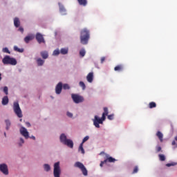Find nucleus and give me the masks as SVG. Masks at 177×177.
Returning <instances> with one entry per match:
<instances>
[{
	"label": "nucleus",
	"mask_w": 177,
	"mask_h": 177,
	"mask_svg": "<svg viewBox=\"0 0 177 177\" xmlns=\"http://www.w3.org/2000/svg\"><path fill=\"white\" fill-rule=\"evenodd\" d=\"M36 40L37 41L38 44H45V39L42 34L37 32L36 34Z\"/></svg>",
	"instance_id": "nucleus-10"
},
{
	"label": "nucleus",
	"mask_w": 177,
	"mask_h": 177,
	"mask_svg": "<svg viewBox=\"0 0 177 177\" xmlns=\"http://www.w3.org/2000/svg\"><path fill=\"white\" fill-rule=\"evenodd\" d=\"M36 62H37V66H44V63H45V61L41 58L37 59Z\"/></svg>",
	"instance_id": "nucleus-22"
},
{
	"label": "nucleus",
	"mask_w": 177,
	"mask_h": 177,
	"mask_svg": "<svg viewBox=\"0 0 177 177\" xmlns=\"http://www.w3.org/2000/svg\"><path fill=\"white\" fill-rule=\"evenodd\" d=\"M33 39H34V35H30L26 36L24 38V41L26 44H28V42H30V41H32Z\"/></svg>",
	"instance_id": "nucleus-18"
},
{
	"label": "nucleus",
	"mask_w": 177,
	"mask_h": 177,
	"mask_svg": "<svg viewBox=\"0 0 177 177\" xmlns=\"http://www.w3.org/2000/svg\"><path fill=\"white\" fill-rule=\"evenodd\" d=\"M30 138V139H33V140H35V136H31Z\"/></svg>",
	"instance_id": "nucleus-50"
},
{
	"label": "nucleus",
	"mask_w": 177,
	"mask_h": 177,
	"mask_svg": "<svg viewBox=\"0 0 177 177\" xmlns=\"http://www.w3.org/2000/svg\"><path fill=\"white\" fill-rule=\"evenodd\" d=\"M124 71V65H122V64L117 65L114 68V71L121 72V71Z\"/></svg>",
	"instance_id": "nucleus-15"
},
{
	"label": "nucleus",
	"mask_w": 177,
	"mask_h": 177,
	"mask_svg": "<svg viewBox=\"0 0 177 177\" xmlns=\"http://www.w3.org/2000/svg\"><path fill=\"white\" fill-rule=\"evenodd\" d=\"M19 132L21 133V135H22V136L25 137V139H28V138H30V136L28 134V131H27V129H26L25 127H21Z\"/></svg>",
	"instance_id": "nucleus-9"
},
{
	"label": "nucleus",
	"mask_w": 177,
	"mask_h": 177,
	"mask_svg": "<svg viewBox=\"0 0 177 177\" xmlns=\"http://www.w3.org/2000/svg\"><path fill=\"white\" fill-rule=\"evenodd\" d=\"M59 139H60L61 143H63V145L64 144L65 142H66L68 140L67 139V136H65L64 133L61 134Z\"/></svg>",
	"instance_id": "nucleus-16"
},
{
	"label": "nucleus",
	"mask_w": 177,
	"mask_h": 177,
	"mask_svg": "<svg viewBox=\"0 0 177 177\" xmlns=\"http://www.w3.org/2000/svg\"><path fill=\"white\" fill-rule=\"evenodd\" d=\"M14 50H15L16 52H19L20 53H23V52H24V50L23 48L20 49L16 46H14Z\"/></svg>",
	"instance_id": "nucleus-27"
},
{
	"label": "nucleus",
	"mask_w": 177,
	"mask_h": 177,
	"mask_svg": "<svg viewBox=\"0 0 177 177\" xmlns=\"http://www.w3.org/2000/svg\"><path fill=\"white\" fill-rule=\"evenodd\" d=\"M156 153H160V151H162V148L160 146L156 147Z\"/></svg>",
	"instance_id": "nucleus-36"
},
{
	"label": "nucleus",
	"mask_w": 177,
	"mask_h": 177,
	"mask_svg": "<svg viewBox=\"0 0 177 177\" xmlns=\"http://www.w3.org/2000/svg\"><path fill=\"white\" fill-rule=\"evenodd\" d=\"M22 120H23L22 119H20V120H19V121H21V122Z\"/></svg>",
	"instance_id": "nucleus-54"
},
{
	"label": "nucleus",
	"mask_w": 177,
	"mask_h": 177,
	"mask_svg": "<svg viewBox=\"0 0 177 177\" xmlns=\"http://www.w3.org/2000/svg\"><path fill=\"white\" fill-rule=\"evenodd\" d=\"M77 2L79 5H80L81 6H85L86 5L88 4L87 0H77Z\"/></svg>",
	"instance_id": "nucleus-21"
},
{
	"label": "nucleus",
	"mask_w": 177,
	"mask_h": 177,
	"mask_svg": "<svg viewBox=\"0 0 177 177\" xmlns=\"http://www.w3.org/2000/svg\"><path fill=\"white\" fill-rule=\"evenodd\" d=\"M61 174H62V170L60 169V162H57L54 164V171H53L54 177H60Z\"/></svg>",
	"instance_id": "nucleus-5"
},
{
	"label": "nucleus",
	"mask_w": 177,
	"mask_h": 177,
	"mask_svg": "<svg viewBox=\"0 0 177 177\" xmlns=\"http://www.w3.org/2000/svg\"><path fill=\"white\" fill-rule=\"evenodd\" d=\"M71 97L74 102V103H82L84 102V97L78 95V94H72Z\"/></svg>",
	"instance_id": "nucleus-7"
},
{
	"label": "nucleus",
	"mask_w": 177,
	"mask_h": 177,
	"mask_svg": "<svg viewBox=\"0 0 177 177\" xmlns=\"http://www.w3.org/2000/svg\"><path fill=\"white\" fill-rule=\"evenodd\" d=\"M85 53H86V52H85V50H84V49H82L80 51V56H82V57H84V56H85Z\"/></svg>",
	"instance_id": "nucleus-35"
},
{
	"label": "nucleus",
	"mask_w": 177,
	"mask_h": 177,
	"mask_svg": "<svg viewBox=\"0 0 177 177\" xmlns=\"http://www.w3.org/2000/svg\"><path fill=\"white\" fill-rule=\"evenodd\" d=\"M108 120H114V114L109 115Z\"/></svg>",
	"instance_id": "nucleus-42"
},
{
	"label": "nucleus",
	"mask_w": 177,
	"mask_h": 177,
	"mask_svg": "<svg viewBox=\"0 0 177 177\" xmlns=\"http://www.w3.org/2000/svg\"><path fill=\"white\" fill-rule=\"evenodd\" d=\"M89 30L86 28L83 29L80 32V42L82 45H86L89 41Z\"/></svg>",
	"instance_id": "nucleus-2"
},
{
	"label": "nucleus",
	"mask_w": 177,
	"mask_h": 177,
	"mask_svg": "<svg viewBox=\"0 0 177 177\" xmlns=\"http://www.w3.org/2000/svg\"><path fill=\"white\" fill-rule=\"evenodd\" d=\"M5 122H6V129L7 131H9V129L10 128V125H12V123L10 122V120H6Z\"/></svg>",
	"instance_id": "nucleus-23"
},
{
	"label": "nucleus",
	"mask_w": 177,
	"mask_h": 177,
	"mask_svg": "<svg viewBox=\"0 0 177 177\" xmlns=\"http://www.w3.org/2000/svg\"><path fill=\"white\" fill-rule=\"evenodd\" d=\"M149 107L150 109H154V108L157 107V104H156V102H149Z\"/></svg>",
	"instance_id": "nucleus-25"
},
{
	"label": "nucleus",
	"mask_w": 177,
	"mask_h": 177,
	"mask_svg": "<svg viewBox=\"0 0 177 177\" xmlns=\"http://www.w3.org/2000/svg\"><path fill=\"white\" fill-rule=\"evenodd\" d=\"M0 171L4 175H9V170L8 169V165H6V164L0 165Z\"/></svg>",
	"instance_id": "nucleus-8"
},
{
	"label": "nucleus",
	"mask_w": 177,
	"mask_h": 177,
	"mask_svg": "<svg viewBox=\"0 0 177 177\" xmlns=\"http://www.w3.org/2000/svg\"><path fill=\"white\" fill-rule=\"evenodd\" d=\"M26 125L28 128H30V127H31V124H30V122H26Z\"/></svg>",
	"instance_id": "nucleus-48"
},
{
	"label": "nucleus",
	"mask_w": 177,
	"mask_h": 177,
	"mask_svg": "<svg viewBox=\"0 0 177 177\" xmlns=\"http://www.w3.org/2000/svg\"><path fill=\"white\" fill-rule=\"evenodd\" d=\"M160 161H165V156L164 154L158 155Z\"/></svg>",
	"instance_id": "nucleus-30"
},
{
	"label": "nucleus",
	"mask_w": 177,
	"mask_h": 177,
	"mask_svg": "<svg viewBox=\"0 0 177 177\" xmlns=\"http://www.w3.org/2000/svg\"><path fill=\"white\" fill-rule=\"evenodd\" d=\"M63 89H70V86L68 84H65L62 86Z\"/></svg>",
	"instance_id": "nucleus-37"
},
{
	"label": "nucleus",
	"mask_w": 177,
	"mask_h": 177,
	"mask_svg": "<svg viewBox=\"0 0 177 177\" xmlns=\"http://www.w3.org/2000/svg\"><path fill=\"white\" fill-rule=\"evenodd\" d=\"M20 142L23 145V143H24V140L23 138H20Z\"/></svg>",
	"instance_id": "nucleus-49"
},
{
	"label": "nucleus",
	"mask_w": 177,
	"mask_h": 177,
	"mask_svg": "<svg viewBox=\"0 0 177 177\" xmlns=\"http://www.w3.org/2000/svg\"><path fill=\"white\" fill-rule=\"evenodd\" d=\"M104 60H106V57H101V63L102 64L104 63Z\"/></svg>",
	"instance_id": "nucleus-46"
},
{
	"label": "nucleus",
	"mask_w": 177,
	"mask_h": 177,
	"mask_svg": "<svg viewBox=\"0 0 177 177\" xmlns=\"http://www.w3.org/2000/svg\"><path fill=\"white\" fill-rule=\"evenodd\" d=\"M4 136H6V133H4Z\"/></svg>",
	"instance_id": "nucleus-53"
},
{
	"label": "nucleus",
	"mask_w": 177,
	"mask_h": 177,
	"mask_svg": "<svg viewBox=\"0 0 177 177\" xmlns=\"http://www.w3.org/2000/svg\"><path fill=\"white\" fill-rule=\"evenodd\" d=\"M3 91L5 93V95H9L8 86H4Z\"/></svg>",
	"instance_id": "nucleus-33"
},
{
	"label": "nucleus",
	"mask_w": 177,
	"mask_h": 177,
	"mask_svg": "<svg viewBox=\"0 0 177 177\" xmlns=\"http://www.w3.org/2000/svg\"><path fill=\"white\" fill-rule=\"evenodd\" d=\"M75 167H77V168H80L84 176H88V170H86V168L85 167L84 164L81 163L80 162H76L75 164Z\"/></svg>",
	"instance_id": "nucleus-6"
},
{
	"label": "nucleus",
	"mask_w": 177,
	"mask_h": 177,
	"mask_svg": "<svg viewBox=\"0 0 177 177\" xmlns=\"http://www.w3.org/2000/svg\"><path fill=\"white\" fill-rule=\"evenodd\" d=\"M105 160H106V162L108 161L109 162H115V158H114L111 156H110L109 158H108Z\"/></svg>",
	"instance_id": "nucleus-28"
},
{
	"label": "nucleus",
	"mask_w": 177,
	"mask_h": 177,
	"mask_svg": "<svg viewBox=\"0 0 177 177\" xmlns=\"http://www.w3.org/2000/svg\"><path fill=\"white\" fill-rule=\"evenodd\" d=\"M13 110L15 114L19 117V118H21L23 117V113H21V109H20V105H19V102H15L13 104Z\"/></svg>",
	"instance_id": "nucleus-4"
},
{
	"label": "nucleus",
	"mask_w": 177,
	"mask_h": 177,
	"mask_svg": "<svg viewBox=\"0 0 177 177\" xmlns=\"http://www.w3.org/2000/svg\"><path fill=\"white\" fill-rule=\"evenodd\" d=\"M14 26L17 28H19V27H20V19H19L18 17H15L14 19Z\"/></svg>",
	"instance_id": "nucleus-17"
},
{
	"label": "nucleus",
	"mask_w": 177,
	"mask_h": 177,
	"mask_svg": "<svg viewBox=\"0 0 177 177\" xmlns=\"http://www.w3.org/2000/svg\"><path fill=\"white\" fill-rule=\"evenodd\" d=\"M66 115H68L69 118H73V113L70 112H67Z\"/></svg>",
	"instance_id": "nucleus-44"
},
{
	"label": "nucleus",
	"mask_w": 177,
	"mask_h": 177,
	"mask_svg": "<svg viewBox=\"0 0 177 177\" xmlns=\"http://www.w3.org/2000/svg\"><path fill=\"white\" fill-rule=\"evenodd\" d=\"M18 30H19L21 32H24V28H23L22 27H19Z\"/></svg>",
	"instance_id": "nucleus-45"
},
{
	"label": "nucleus",
	"mask_w": 177,
	"mask_h": 177,
	"mask_svg": "<svg viewBox=\"0 0 177 177\" xmlns=\"http://www.w3.org/2000/svg\"><path fill=\"white\" fill-rule=\"evenodd\" d=\"M62 89H63V83L59 82L55 87V93H57V95H60L62 93Z\"/></svg>",
	"instance_id": "nucleus-11"
},
{
	"label": "nucleus",
	"mask_w": 177,
	"mask_h": 177,
	"mask_svg": "<svg viewBox=\"0 0 177 177\" xmlns=\"http://www.w3.org/2000/svg\"><path fill=\"white\" fill-rule=\"evenodd\" d=\"M60 53H62V55H67V53H68V48H62Z\"/></svg>",
	"instance_id": "nucleus-26"
},
{
	"label": "nucleus",
	"mask_w": 177,
	"mask_h": 177,
	"mask_svg": "<svg viewBox=\"0 0 177 177\" xmlns=\"http://www.w3.org/2000/svg\"><path fill=\"white\" fill-rule=\"evenodd\" d=\"M59 10L60 12H66V9L64 7H60Z\"/></svg>",
	"instance_id": "nucleus-47"
},
{
	"label": "nucleus",
	"mask_w": 177,
	"mask_h": 177,
	"mask_svg": "<svg viewBox=\"0 0 177 177\" xmlns=\"http://www.w3.org/2000/svg\"><path fill=\"white\" fill-rule=\"evenodd\" d=\"M175 165H176V162H171V163H167L166 165V167H174Z\"/></svg>",
	"instance_id": "nucleus-38"
},
{
	"label": "nucleus",
	"mask_w": 177,
	"mask_h": 177,
	"mask_svg": "<svg viewBox=\"0 0 177 177\" xmlns=\"http://www.w3.org/2000/svg\"><path fill=\"white\" fill-rule=\"evenodd\" d=\"M44 169L46 171V172L50 171V166L48 164L44 165Z\"/></svg>",
	"instance_id": "nucleus-32"
},
{
	"label": "nucleus",
	"mask_w": 177,
	"mask_h": 177,
	"mask_svg": "<svg viewBox=\"0 0 177 177\" xmlns=\"http://www.w3.org/2000/svg\"><path fill=\"white\" fill-rule=\"evenodd\" d=\"M3 52H4V53H10V51H9L8 48H3Z\"/></svg>",
	"instance_id": "nucleus-39"
},
{
	"label": "nucleus",
	"mask_w": 177,
	"mask_h": 177,
	"mask_svg": "<svg viewBox=\"0 0 177 177\" xmlns=\"http://www.w3.org/2000/svg\"><path fill=\"white\" fill-rule=\"evenodd\" d=\"M2 62L3 64H10L11 66H16L17 64L16 59L12 58L8 55L5 56Z\"/></svg>",
	"instance_id": "nucleus-3"
},
{
	"label": "nucleus",
	"mask_w": 177,
	"mask_h": 177,
	"mask_svg": "<svg viewBox=\"0 0 177 177\" xmlns=\"http://www.w3.org/2000/svg\"><path fill=\"white\" fill-rule=\"evenodd\" d=\"M1 103H2L3 106H6V104H8V103H9V98L8 97V96H4L3 97Z\"/></svg>",
	"instance_id": "nucleus-20"
},
{
	"label": "nucleus",
	"mask_w": 177,
	"mask_h": 177,
	"mask_svg": "<svg viewBox=\"0 0 177 177\" xmlns=\"http://www.w3.org/2000/svg\"><path fill=\"white\" fill-rule=\"evenodd\" d=\"M138 171H139V169L138 166H136L133 169V174H137Z\"/></svg>",
	"instance_id": "nucleus-40"
},
{
	"label": "nucleus",
	"mask_w": 177,
	"mask_h": 177,
	"mask_svg": "<svg viewBox=\"0 0 177 177\" xmlns=\"http://www.w3.org/2000/svg\"><path fill=\"white\" fill-rule=\"evenodd\" d=\"M40 55L42 59H48V57H49V54L48 53V51H41L40 53Z\"/></svg>",
	"instance_id": "nucleus-19"
},
{
	"label": "nucleus",
	"mask_w": 177,
	"mask_h": 177,
	"mask_svg": "<svg viewBox=\"0 0 177 177\" xmlns=\"http://www.w3.org/2000/svg\"><path fill=\"white\" fill-rule=\"evenodd\" d=\"M107 162V160H104V161H101L100 164V167H103V165L106 164Z\"/></svg>",
	"instance_id": "nucleus-43"
},
{
	"label": "nucleus",
	"mask_w": 177,
	"mask_h": 177,
	"mask_svg": "<svg viewBox=\"0 0 177 177\" xmlns=\"http://www.w3.org/2000/svg\"><path fill=\"white\" fill-rule=\"evenodd\" d=\"M88 140H89V136H86L82 140V145H84V143H85V142H86Z\"/></svg>",
	"instance_id": "nucleus-34"
},
{
	"label": "nucleus",
	"mask_w": 177,
	"mask_h": 177,
	"mask_svg": "<svg viewBox=\"0 0 177 177\" xmlns=\"http://www.w3.org/2000/svg\"><path fill=\"white\" fill-rule=\"evenodd\" d=\"M171 131L172 132H174V125L171 124Z\"/></svg>",
	"instance_id": "nucleus-51"
},
{
	"label": "nucleus",
	"mask_w": 177,
	"mask_h": 177,
	"mask_svg": "<svg viewBox=\"0 0 177 177\" xmlns=\"http://www.w3.org/2000/svg\"><path fill=\"white\" fill-rule=\"evenodd\" d=\"M60 55V50L59 49L55 50L53 53V56H59Z\"/></svg>",
	"instance_id": "nucleus-29"
},
{
	"label": "nucleus",
	"mask_w": 177,
	"mask_h": 177,
	"mask_svg": "<svg viewBox=\"0 0 177 177\" xmlns=\"http://www.w3.org/2000/svg\"><path fill=\"white\" fill-rule=\"evenodd\" d=\"M156 136L158 138L160 142L162 143L164 142V134L161 131H157Z\"/></svg>",
	"instance_id": "nucleus-14"
},
{
	"label": "nucleus",
	"mask_w": 177,
	"mask_h": 177,
	"mask_svg": "<svg viewBox=\"0 0 177 177\" xmlns=\"http://www.w3.org/2000/svg\"><path fill=\"white\" fill-rule=\"evenodd\" d=\"M64 145H65V146H68V147H70L71 149L74 147V142H73V140L70 139H68L66 141H65Z\"/></svg>",
	"instance_id": "nucleus-12"
},
{
	"label": "nucleus",
	"mask_w": 177,
	"mask_h": 177,
	"mask_svg": "<svg viewBox=\"0 0 177 177\" xmlns=\"http://www.w3.org/2000/svg\"><path fill=\"white\" fill-rule=\"evenodd\" d=\"M79 85L81 86V88H82L83 90H85L86 88V86H85V83H84V82H80Z\"/></svg>",
	"instance_id": "nucleus-31"
},
{
	"label": "nucleus",
	"mask_w": 177,
	"mask_h": 177,
	"mask_svg": "<svg viewBox=\"0 0 177 177\" xmlns=\"http://www.w3.org/2000/svg\"><path fill=\"white\" fill-rule=\"evenodd\" d=\"M171 145L174 147V149H176L177 147V142L175 140H173L171 142Z\"/></svg>",
	"instance_id": "nucleus-41"
},
{
	"label": "nucleus",
	"mask_w": 177,
	"mask_h": 177,
	"mask_svg": "<svg viewBox=\"0 0 177 177\" xmlns=\"http://www.w3.org/2000/svg\"><path fill=\"white\" fill-rule=\"evenodd\" d=\"M79 151H81L82 154H85V150L84 149V144H80L79 147Z\"/></svg>",
	"instance_id": "nucleus-24"
},
{
	"label": "nucleus",
	"mask_w": 177,
	"mask_h": 177,
	"mask_svg": "<svg viewBox=\"0 0 177 177\" xmlns=\"http://www.w3.org/2000/svg\"><path fill=\"white\" fill-rule=\"evenodd\" d=\"M109 115V109L107 107H104V113H102V118H99L97 115H95L93 121V125L95 128H100L99 124H103V121H105L106 116Z\"/></svg>",
	"instance_id": "nucleus-1"
},
{
	"label": "nucleus",
	"mask_w": 177,
	"mask_h": 177,
	"mask_svg": "<svg viewBox=\"0 0 177 177\" xmlns=\"http://www.w3.org/2000/svg\"><path fill=\"white\" fill-rule=\"evenodd\" d=\"M1 74L0 73V81L2 80Z\"/></svg>",
	"instance_id": "nucleus-52"
},
{
	"label": "nucleus",
	"mask_w": 177,
	"mask_h": 177,
	"mask_svg": "<svg viewBox=\"0 0 177 177\" xmlns=\"http://www.w3.org/2000/svg\"><path fill=\"white\" fill-rule=\"evenodd\" d=\"M86 80H87L88 82H90V83L93 82V72H90L87 75Z\"/></svg>",
	"instance_id": "nucleus-13"
},
{
	"label": "nucleus",
	"mask_w": 177,
	"mask_h": 177,
	"mask_svg": "<svg viewBox=\"0 0 177 177\" xmlns=\"http://www.w3.org/2000/svg\"><path fill=\"white\" fill-rule=\"evenodd\" d=\"M19 146H21V143H19Z\"/></svg>",
	"instance_id": "nucleus-55"
}]
</instances>
